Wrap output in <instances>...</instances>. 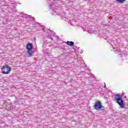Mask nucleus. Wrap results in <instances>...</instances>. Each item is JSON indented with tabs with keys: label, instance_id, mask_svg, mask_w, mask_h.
<instances>
[{
	"label": "nucleus",
	"instance_id": "10",
	"mask_svg": "<svg viewBox=\"0 0 128 128\" xmlns=\"http://www.w3.org/2000/svg\"><path fill=\"white\" fill-rule=\"evenodd\" d=\"M118 2H120V4H122L124 2H126V0H116Z\"/></svg>",
	"mask_w": 128,
	"mask_h": 128
},
{
	"label": "nucleus",
	"instance_id": "4",
	"mask_svg": "<svg viewBox=\"0 0 128 128\" xmlns=\"http://www.w3.org/2000/svg\"><path fill=\"white\" fill-rule=\"evenodd\" d=\"M32 43H28L26 46V48L28 50V56H32Z\"/></svg>",
	"mask_w": 128,
	"mask_h": 128
},
{
	"label": "nucleus",
	"instance_id": "13",
	"mask_svg": "<svg viewBox=\"0 0 128 128\" xmlns=\"http://www.w3.org/2000/svg\"><path fill=\"white\" fill-rule=\"evenodd\" d=\"M124 98H126V96H124Z\"/></svg>",
	"mask_w": 128,
	"mask_h": 128
},
{
	"label": "nucleus",
	"instance_id": "14",
	"mask_svg": "<svg viewBox=\"0 0 128 128\" xmlns=\"http://www.w3.org/2000/svg\"><path fill=\"white\" fill-rule=\"evenodd\" d=\"M38 26H40V23H38Z\"/></svg>",
	"mask_w": 128,
	"mask_h": 128
},
{
	"label": "nucleus",
	"instance_id": "11",
	"mask_svg": "<svg viewBox=\"0 0 128 128\" xmlns=\"http://www.w3.org/2000/svg\"><path fill=\"white\" fill-rule=\"evenodd\" d=\"M48 49H46V50H44V54H46L47 52H48Z\"/></svg>",
	"mask_w": 128,
	"mask_h": 128
},
{
	"label": "nucleus",
	"instance_id": "12",
	"mask_svg": "<svg viewBox=\"0 0 128 128\" xmlns=\"http://www.w3.org/2000/svg\"><path fill=\"white\" fill-rule=\"evenodd\" d=\"M88 34H92V31L90 30H88Z\"/></svg>",
	"mask_w": 128,
	"mask_h": 128
},
{
	"label": "nucleus",
	"instance_id": "15",
	"mask_svg": "<svg viewBox=\"0 0 128 128\" xmlns=\"http://www.w3.org/2000/svg\"><path fill=\"white\" fill-rule=\"evenodd\" d=\"M104 88H106V83H104Z\"/></svg>",
	"mask_w": 128,
	"mask_h": 128
},
{
	"label": "nucleus",
	"instance_id": "2",
	"mask_svg": "<svg viewBox=\"0 0 128 128\" xmlns=\"http://www.w3.org/2000/svg\"><path fill=\"white\" fill-rule=\"evenodd\" d=\"M114 99L121 108H126V104L124 103V100L118 94L115 95Z\"/></svg>",
	"mask_w": 128,
	"mask_h": 128
},
{
	"label": "nucleus",
	"instance_id": "6",
	"mask_svg": "<svg viewBox=\"0 0 128 128\" xmlns=\"http://www.w3.org/2000/svg\"><path fill=\"white\" fill-rule=\"evenodd\" d=\"M18 14H19L18 16H23L24 18H32V16L30 15H26V14H24V13H22V12H18Z\"/></svg>",
	"mask_w": 128,
	"mask_h": 128
},
{
	"label": "nucleus",
	"instance_id": "1",
	"mask_svg": "<svg viewBox=\"0 0 128 128\" xmlns=\"http://www.w3.org/2000/svg\"><path fill=\"white\" fill-rule=\"evenodd\" d=\"M48 4H50V10H51V14H53V16H60V13L57 11L58 8L56 6V4H54V2H56V0H48Z\"/></svg>",
	"mask_w": 128,
	"mask_h": 128
},
{
	"label": "nucleus",
	"instance_id": "3",
	"mask_svg": "<svg viewBox=\"0 0 128 128\" xmlns=\"http://www.w3.org/2000/svg\"><path fill=\"white\" fill-rule=\"evenodd\" d=\"M10 70H12V68L8 65H4L2 68V74H8Z\"/></svg>",
	"mask_w": 128,
	"mask_h": 128
},
{
	"label": "nucleus",
	"instance_id": "5",
	"mask_svg": "<svg viewBox=\"0 0 128 128\" xmlns=\"http://www.w3.org/2000/svg\"><path fill=\"white\" fill-rule=\"evenodd\" d=\"M94 108L96 110H100V108H102V102H96L94 106Z\"/></svg>",
	"mask_w": 128,
	"mask_h": 128
},
{
	"label": "nucleus",
	"instance_id": "7",
	"mask_svg": "<svg viewBox=\"0 0 128 128\" xmlns=\"http://www.w3.org/2000/svg\"><path fill=\"white\" fill-rule=\"evenodd\" d=\"M48 34V36L52 40V37L54 36V32H47Z\"/></svg>",
	"mask_w": 128,
	"mask_h": 128
},
{
	"label": "nucleus",
	"instance_id": "8",
	"mask_svg": "<svg viewBox=\"0 0 128 128\" xmlns=\"http://www.w3.org/2000/svg\"><path fill=\"white\" fill-rule=\"evenodd\" d=\"M66 44H68V46H74V42H70V41H68L66 42Z\"/></svg>",
	"mask_w": 128,
	"mask_h": 128
},
{
	"label": "nucleus",
	"instance_id": "9",
	"mask_svg": "<svg viewBox=\"0 0 128 128\" xmlns=\"http://www.w3.org/2000/svg\"><path fill=\"white\" fill-rule=\"evenodd\" d=\"M62 19L63 20H65V22H68V17H66V16H62Z\"/></svg>",
	"mask_w": 128,
	"mask_h": 128
}]
</instances>
